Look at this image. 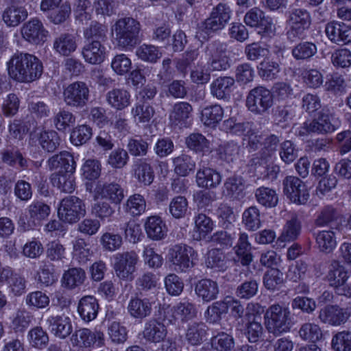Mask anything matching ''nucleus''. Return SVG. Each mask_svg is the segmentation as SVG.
<instances>
[{"instance_id":"52","label":"nucleus","mask_w":351,"mask_h":351,"mask_svg":"<svg viewBox=\"0 0 351 351\" xmlns=\"http://www.w3.org/2000/svg\"><path fill=\"white\" fill-rule=\"evenodd\" d=\"M175 173L181 176H187L191 171L195 170V162L192 157L186 154L174 158L173 159Z\"/></svg>"},{"instance_id":"7","label":"nucleus","mask_w":351,"mask_h":351,"mask_svg":"<svg viewBox=\"0 0 351 351\" xmlns=\"http://www.w3.org/2000/svg\"><path fill=\"white\" fill-rule=\"evenodd\" d=\"M169 260L177 272H187L195 265L197 253L191 246L186 244H177L169 250Z\"/></svg>"},{"instance_id":"17","label":"nucleus","mask_w":351,"mask_h":351,"mask_svg":"<svg viewBox=\"0 0 351 351\" xmlns=\"http://www.w3.org/2000/svg\"><path fill=\"white\" fill-rule=\"evenodd\" d=\"M348 274L343 267L335 265L328 273L327 279L331 287H333L337 294L341 295H351V288L346 285Z\"/></svg>"},{"instance_id":"62","label":"nucleus","mask_w":351,"mask_h":351,"mask_svg":"<svg viewBox=\"0 0 351 351\" xmlns=\"http://www.w3.org/2000/svg\"><path fill=\"white\" fill-rule=\"evenodd\" d=\"M234 339L231 335L219 332L211 339V345L217 351H231L234 348Z\"/></svg>"},{"instance_id":"5","label":"nucleus","mask_w":351,"mask_h":351,"mask_svg":"<svg viewBox=\"0 0 351 351\" xmlns=\"http://www.w3.org/2000/svg\"><path fill=\"white\" fill-rule=\"evenodd\" d=\"M310 12L304 8H295L287 12L286 24L288 29L286 32L287 38L290 42H295L303 39L306 32L311 25Z\"/></svg>"},{"instance_id":"43","label":"nucleus","mask_w":351,"mask_h":351,"mask_svg":"<svg viewBox=\"0 0 351 351\" xmlns=\"http://www.w3.org/2000/svg\"><path fill=\"white\" fill-rule=\"evenodd\" d=\"M223 114V109L220 105L208 106L202 110L201 120L207 126L215 127L222 120Z\"/></svg>"},{"instance_id":"40","label":"nucleus","mask_w":351,"mask_h":351,"mask_svg":"<svg viewBox=\"0 0 351 351\" xmlns=\"http://www.w3.org/2000/svg\"><path fill=\"white\" fill-rule=\"evenodd\" d=\"M53 186L64 193H72L75 189L73 173H54L50 178Z\"/></svg>"},{"instance_id":"58","label":"nucleus","mask_w":351,"mask_h":351,"mask_svg":"<svg viewBox=\"0 0 351 351\" xmlns=\"http://www.w3.org/2000/svg\"><path fill=\"white\" fill-rule=\"evenodd\" d=\"M230 300V296H227L223 300L216 302L209 306L205 312L207 321L214 323L219 320L222 314L228 312Z\"/></svg>"},{"instance_id":"27","label":"nucleus","mask_w":351,"mask_h":351,"mask_svg":"<svg viewBox=\"0 0 351 351\" xmlns=\"http://www.w3.org/2000/svg\"><path fill=\"white\" fill-rule=\"evenodd\" d=\"M221 181L219 173L212 168L200 167L196 173V182L202 188H215Z\"/></svg>"},{"instance_id":"9","label":"nucleus","mask_w":351,"mask_h":351,"mask_svg":"<svg viewBox=\"0 0 351 351\" xmlns=\"http://www.w3.org/2000/svg\"><path fill=\"white\" fill-rule=\"evenodd\" d=\"M63 100L72 108L82 109L86 106L90 99V90L84 82H75L64 88Z\"/></svg>"},{"instance_id":"22","label":"nucleus","mask_w":351,"mask_h":351,"mask_svg":"<svg viewBox=\"0 0 351 351\" xmlns=\"http://www.w3.org/2000/svg\"><path fill=\"white\" fill-rule=\"evenodd\" d=\"M29 221L24 223L23 230H27L32 226L39 225L43 219L47 218L51 212L49 206L41 201H34L27 208Z\"/></svg>"},{"instance_id":"63","label":"nucleus","mask_w":351,"mask_h":351,"mask_svg":"<svg viewBox=\"0 0 351 351\" xmlns=\"http://www.w3.org/2000/svg\"><path fill=\"white\" fill-rule=\"evenodd\" d=\"M128 330L118 322H112L108 328V334L114 344H123L128 339Z\"/></svg>"},{"instance_id":"38","label":"nucleus","mask_w":351,"mask_h":351,"mask_svg":"<svg viewBox=\"0 0 351 351\" xmlns=\"http://www.w3.org/2000/svg\"><path fill=\"white\" fill-rule=\"evenodd\" d=\"M130 93L124 88H113L108 92L106 100L114 108L121 110L130 104Z\"/></svg>"},{"instance_id":"25","label":"nucleus","mask_w":351,"mask_h":351,"mask_svg":"<svg viewBox=\"0 0 351 351\" xmlns=\"http://www.w3.org/2000/svg\"><path fill=\"white\" fill-rule=\"evenodd\" d=\"M192 112L193 107L188 102L180 101L176 103L169 114L171 124L180 127H186Z\"/></svg>"},{"instance_id":"28","label":"nucleus","mask_w":351,"mask_h":351,"mask_svg":"<svg viewBox=\"0 0 351 351\" xmlns=\"http://www.w3.org/2000/svg\"><path fill=\"white\" fill-rule=\"evenodd\" d=\"M131 114L137 125H147L155 114L154 107L149 102L138 101L131 109Z\"/></svg>"},{"instance_id":"59","label":"nucleus","mask_w":351,"mask_h":351,"mask_svg":"<svg viewBox=\"0 0 351 351\" xmlns=\"http://www.w3.org/2000/svg\"><path fill=\"white\" fill-rule=\"evenodd\" d=\"M145 197L138 193L130 195L125 203V210L132 216H139L146 210Z\"/></svg>"},{"instance_id":"47","label":"nucleus","mask_w":351,"mask_h":351,"mask_svg":"<svg viewBox=\"0 0 351 351\" xmlns=\"http://www.w3.org/2000/svg\"><path fill=\"white\" fill-rule=\"evenodd\" d=\"M85 278L86 274L82 269L73 267L64 273L62 282L64 287L73 289L83 284Z\"/></svg>"},{"instance_id":"18","label":"nucleus","mask_w":351,"mask_h":351,"mask_svg":"<svg viewBox=\"0 0 351 351\" xmlns=\"http://www.w3.org/2000/svg\"><path fill=\"white\" fill-rule=\"evenodd\" d=\"M337 305H328L319 311V319L322 322L332 326H340L346 322L350 311Z\"/></svg>"},{"instance_id":"46","label":"nucleus","mask_w":351,"mask_h":351,"mask_svg":"<svg viewBox=\"0 0 351 351\" xmlns=\"http://www.w3.org/2000/svg\"><path fill=\"white\" fill-rule=\"evenodd\" d=\"M38 135V143L42 148L48 152H53L60 145V137L54 130L41 131L36 134H31V136Z\"/></svg>"},{"instance_id":"60","label":"nucleus","mask_w":351,"mask_h":351,"mask_svg":"<svg viewBox=\"0 0 351 351\" xmlns=\"http://www.w3.org/2000/svg\"><path fill=\"white\" fill-rule=\"evenodd\" d=\"M242 221L246 229L250 231L258 230L261 225L260 211L256 206H250L244 210Z\"/></svg>"},{"instance_id":"23","label":"nucleus","mask_w":351,"mask_h":351,"mask_svg":"<svg viewBox=\"0 0 351 351\" xmlns=\"http://www.w3.org/2000/svg\"><path fill=\"white\" fill-rule=\"evenodd\" d=\"M106 49L99 40L89 41L82 49V55L84 60L91 64H99L106 58Z\"/></svg>"},{"instance_id":"49","label":"nucleus","mask_w":351,"mask_h":351,"mask_svg":"<svg viewBox=\"0 0 351 351\" xmlns=\"http://www.w3.org/2000/svg\"><path fill=\"white\" fill-rule=\"evenodd\" d=\"M175 319L185 322L195 318L197 315V309L195 305L189 302H179L171 308Z\"/></svg>"},{"instance_id":"64","label":"nucleus","mask_w":351,"mask_h":351,"mask_svg":"<svg viewBox=\"0 0 351 351\" xmlns=\"http://www.w3.org/2000/svg\"><path fill=\"white\" fill-rule=\"evenodd\" d=\"M331 344L335 351H350L351 332L343 330L337 332L333 336Z\"/></svg>"},{"instance_id":"4","label":"nucleus","mask_w":351,"mask_h":351,"mask_svg":"<svg viewBox=\"0 0 351 351\" xmlns=\"http://www.w3.org/2000/svg\"><path fill=\"white\" fill-rule=\"evenodd\" d=\"M264 317L267 331L276 337L289 332L292 326V316L289 308L279 304L269 306Z\"/></svg>"},{"instance_id":"33","label":"nucleus","mask_w":351,"mask_h":351,"mask_svg":"<svg viewBox=\"0 0 351 351\" xmlns=\"http://www.w3.org/2000/svg\"><path fill=\"white\" fill-rule=\"evenodd\" d=\"M99 304L97 299L91 295L83 297L79 302L77 311L83 320L89 322L96 318Z\"/></svg>"},{"instance_id":"2","label":"nucleus","mask_w":351,"mask_h":351,"mask_svg":"<svg viewBox=\"0 0 351 351\" xmlns=\"http://www.w3.org/2000/svg\"><path fill=\"white\" fill-rule=\"evenodd\" d=\"M141 25L130 16L119 19L111 27V33L116 45L122 49H134L141 41Z\"/></svg>"},{"instance_id":"51","label":"nucleus","mask_w":351,"mask_h":351,"mask_svg":"<svg viewBox=\"0 0 351 351\" xmlns=\"http://www.w3.org/2000/svg\"><path fill=\"white\" fill-rule=\"evenodd\" d=\"M2 161L12 167L17 165L21 169H27L29 166V161L25 158L22 154L15 148L4 149L1 153Z\"/></svg>"},{"instance_id":"1","label":"nucleus","mask_w":351,"mask_h":351,"mask_svg":"<svg viewBox=\"0 0 351 351\" xmlns=\"http://www.w3.org/2000/svg\"><path fill=\"white\" fill-rule=\"evenodd\" d=\"M9 76L19 82H32L38 79L43 71L41 61L27 53L16 52L7 62Z\"/></svg>"},{"instance_id":"16","label":"nucleus","mask_w":351,"mask_h":351,"mask_svg":"<svg viewBox=\"0 0 351 351\" xmlns=\"http://www.w3.org/2000/svg\"><path fill=\"white\" fill-rule=\"evenodd\" d=\"M325 32L332 43L343 45L351 43V26L344 23L329 22L326 25Z\"/></svg>"},{"instance_id":"37","label":"nucleus","mask_w":351,"mask_h":351,"mask_svg":"<svg viewBox=\"0 0 351 351\" xmlns=\"http://www.w3.org/2000/svg\"><path fill=\"white\" fill-rule=\"evenodd\" d=\"M145 230L147 237L155 241L163 239L167 233L166 226L158 216L149 217L145 223Z\"/></svg>"},{"instance_id":"32","label":"nucleus","mask_w":351,"mask_h":351,"mask_svg":"<svg viewBox=\"0 0 351 351\" xmlns=\"http://www.w3.org/2000/svg\"><path fill=\"white\" fill-rule=\"evenodd\" d=\"M194 234L193 238L197 241L206 239L214 228V222L212 219L202 213L195 215L194 218Z\"/></svg>"},{"instance_id":"41","label":"nucleus","mask_w":351,"mask_h":351,"mask_svg":"<svg viewBox=\"0 0 351 351\" xmlns=\"http://www.w3.org/2000/svg\"><path fill=\"white\" fill-rule=\"evenodd\" d=\"M302 230V221L296 215H293L284 226L278 240L282 242L293 241L298 239Z\"/></svg>"},{"instance_id":"29","label":"nucleus","mask_w":351,"mask_h":351,"mask_svg":"<svg viewBox=\"0 0 351 351\" xmlns=\"http://www.w3.org/2000/svg\"><path fill=\"white\" fill-rule=\"evenodd\" d=\"M195 291L204 302H208L217 298L219 289L217 282L206 278L197 282L195 287Z\"/></svg>"},{"instance_id":"26","label":"nucleus","mask_w":351,"mask_h":351,"mask_svg":"<svg viewBox=\"0 0 351 351\" xmlns=\"http://www.w3.org/2000/svg\"><path fill=\"white\" fill-rule=\"evenodd\" d=\"M237 261L243 266H248L253 261L252 245L248 235L245 232H240L236 245L234 247Z\"/></svg>"},{"instance_id":"6","label":"nucleus","mask_w":351,"mask_h":351,"mask_svg":"<svg viewBox=\"0 0 351 351\" xmlns=\"http://www.w3.org/2000/svg\"><path fill=\"white\" fill-rule=\"evenodd\" d=\"M341 121L328 110H322L310 122H305L300 131V135L309 133L326 134L332 133L339 128Z\"/></svg>"},{"instance_id":"61","label":"nucleus","mask_w":351,"mask_h":351,"mask_svg":"<svg viewBox=\"0 0 351 351\" xmlns=\"http://www.w3.org/2000/svg\"><path fill=\"white\" fill-rule=\"evenodd\" d=\"M205 265L208 268L215 271H224L227 268L226 261L224 254L217 249H213L208 252Z\"/></svg>"},{"instance_id":"12","label":"nucleus","mask_w":351,"mask_h":351,"mask_svg":"<svg viewBox=\"0 0 351 351\" xmlns=\"http://www.w3.org/2000/svg\"><path fill=\"white\" fill-rule=\"evenodd\" d=\"M283 193L293 203L305 204L309 198L306 185L295 176H287L282 180Z\"/></svg>"},{"instance_id":"53","label":"nucleus","mask_w":351,"mask_h":351,"mask_svg":"<svg viewBox=\"0 0 351 351\" xmlns=\"http://www.w3.org/2000/svg\"><path fill=\"white\" fill-rule=\"evenodd\" d=\"M300 337L304 341L315 344L323 339V333L318 324L314 323H304L299 330Z\"/></svg>"},{"instance_id":"10","label":"nucleus","mask_w":351,"mask_h":351,"mask_svg":"<svg viewBox=\"0 0 351 351\" xmlns=\"http://www.w3.org/2000/svg\"><path fill=\"white\" fill-rule=\"evenodd\" d=\"M58 215L62 221L75 223L86 215L85 204L77 197H66L60 202Z\"/></svg>"},{"instance_id":"57","label":"nucleus","mask_w":351,"mask_h":351,"mask_svg":"<svg viewBox=\"0 0 351 351\" xmlns=\"http://www.w3.org/2000/svg\"><path fill=\"white\" fill-rule=\"evenodd\" d=\"M107 27L97 21H92L84 30V38L89 41L99 40L101 43L106 40Z\"/></svg>"},{"instance_id":"39","label":"nucleus","mask_w":351,"mask_h":351,"mask_svg":"<svg viewBox=\"0 0 351 351\" xmlns=\"http://www.w3.org/2000/svg\"><path fill=\"white\" fill-rule=\"evenodd\" d=\"M135 178L145 186L151 184L154 178L153 169L145 159L137 160L133 165Z\"/></svg>"},{"instance_id":"31","label":"nucleus","mask_w":351,"mask_h":351,"mask_svg":"<svg viewBox=\"0 0 351 351\" xmlns=\"http://www.w3.org/2000/svg\"><path fill=\"white\" fill-rule=\"evenodd\" d=\"M96 190L97 194L102 199L114 204H119L125 197L123 189L116 182L105 183L101 187H97Z\"/></svg>"},{"instance_id":"36","label":"nucleus","mask_w":351,"mask_h":351,"mask_svg":"<svg viewBox=\"0 0 351 351\" xmlns=\"http://www.w3.org/2000/svg\"><path fill=\"white\" fill-rule=\"evenodd\" d=\"M333 229L331 228L330 230H321L314 234L316 245L320 252L330 253L336 247L337 241Z\"/></svg>"},{"instance_id":"15","label":"nucleus","mask_w":351,"mask_h":351,"mask_svg":"<svg viewBox=\"0 0 351 351\" xmlns=\"http://www.w3.org/2000/svg\"><path fill=\"white\" fill-rule=\"evenodd\" d=\"M45 322L51 334L59 339H65L73 332L71 319L68 316L50 315Z\"/></svg>"},{"instance_id":"8","label":"nucleus","mask_w":351,"mask_h":351,"mask_svg":"<svg viewBox=\"0 0 351 351\" xmlns=\"http://www.w3.org/2000/svg\"><path fill=\"white\" fill-rule=\"evenodd\" d=\"M208 65L212 71H226L230 67V58L227 45L219 40H214L206 47Z\"/></svg>"},{"instance_id":"35","label":"nucleus","mask_w":351,"mask_h":351,"mask_svg":"<svg viewBox=\"0 0 351 351\" xmlns=\"http://www.w3.org/2000/svg\"><path fill=\"white\" fill-rule=\"evenodd\" d=\"M234 80L231 77H219L210 84V93L218 99H226L230 96Z\"/></svg>"},{"instance_id":"11","label":"nucleus","mask_w":351,"mask_h":351,"mask_svg":"<svg viewBox=\"0 0 351 351\" xmlns=\"http://www.w3.org/2000/svg\"><path fill=\"white\" fill-rule=\"evenodd\" d=\"M273 105V95L269 90L263 86L252 89L246 99V106L252 112L262 114Z\"/></svg>"},{"instance_id":"14","label":"nucleus","mask_w":351,"mask_h":351,"mask_svg":"<svg viewBox=\"0 0 351 351\" xmlns=\"http://www.w3.org/2000/svg\"><path fill=\"white\" fill-rule=\"evenodd\" d=\"M243 21L246 25L250 27H259L268 34H273L275 30L271 19L266 16L264 11L258 7H253L248 10L243 17Z\"/></svg>"},{"instance_id":"50","label":"nucleus","mask_w":351,"mask_h":351,"mask_svg":"<svg viewBox=\"0 0 351 351\" xmlns=\"http://www.w3.org/2000/svg\"><path fill=\"white\" fill-rule=\"evenodd\" d=\"M317 52L316 45L312 42H300L292 48L291 55L296 60H308Z\"/></svg>"},{"instance_id":"24","label":"nucleus","mask_w":351,"mask_h":351,"mask_svg":"<svg viewBox=\"0 0 351 351\" xmlns=\"http://www.w3.org/2000/svg\"><path fill=\"white\" fill-rule=\"evenodd\" d=\"M48 165L51 170L59 169L58 173H74L76 168L73 156L66 151L61 152L50 158Z\"/></svg>"},{"instance_id":"19","label":"nucleus","mask_w":351,"mask_h":351,"mask_svg":"<svg viewBox=\"0 0 351 351\" xmlns=\"http://www.w3.org/2000/svg\"><path fill=\"white\" fill-rule=\"evenodd\" d=\"M21 33L23 37L27 41L34 44L44 43L47 34L41 21L34 18L24 24Z\"/></svg>"},{"instance_id":"30","label":"nucleus","mask_w":351,"mask_h":351,"mask_svg":"<svg viewBox=\"0 0 351 351\" xmlns=\"http://www.w3.org/2000/svg\"><path fill=\"white\" fill-rule=\"evenodd\" d=\"M53 48L59 55L69 56L76 50L75 38L69 33L60 34L54 38Z\"/></svg>"},{"instance_id":"3","label":"nucleus","mask_w":351,"mask_h":351,"mask_svg":"<svg viewBox=\"0 0 351 351\" xmlns=\"http://www.w3.org/2000/svg\"><path fill=\"white\" fill-rule=\"evenodd\" d=\"M228 5L219 3L214 7L210 16L197 25L196 37L201 41L207 40L213 34L223 29L231 18Z\"/></svg>"},{"instance_id":"20","label":"nucleus","mask_w":351,"mask_h":351,"mask_svg":"<svg viewBox=\"0 0 351 351\" xmlns=\"http://www.w3.org/2000/svg\"><path fill=\"white\" fill-rule=\"evenodd\" d=\"M127 311L133 319L142 321L151 315L152 302L147 298L132 297L128 303Z\"/></svg>"},{"instance_id":"45","label":"nucleus","mask_w":351,"mask_h":351,"mask_svg":"<svg viewBox=\"0 0 351 351\" xmlns=\"http://www.w3.org/2000/svg\"><path fill=\"white\" fill-rule=\"evenodd\" d=\"M207 331L206 326L202 322H193L189 324L186 332V339L192 346H197L203 342Z\"/></svg>"},{"instance_id":"42","label":"nucleus","mask_w":351,"mask_h":351,"mask_svg":"<svg viewBox=\"0 0 351 351\" xmlns=\"http://www.w3.org/2000/svg\"><path fill=\"white\" fill-rule=\"evenodd\" d=\"M258 75L264 80L271 81L278 77L281 68L278 62L265 58L257 66Z\"/></svg>"},{"instance_id":"34","label":"nucleus","mask_w":351,"mask_h":351,"mask_svg":"<svg viewBox=\"0 0 351 351\" xmlns=\"http://www.w3.org/2000/svg\"><path fill=\"white\" fill-rule=\"evenodd\" d=\"M223 193L232 200H239L245 196V184L241 177L232 176L223 184Z\"/></svg>"},{"instance_id":"54","label":"nucleus","mask_w":351,"mask_h":351,"mask_svg":"<svg viewBox=\"0 0 351 351\" xmlns=\"http://www.w3.org/2000/svg\"><path fill=\"white\" fill-rule=\"evenodd\" d=\"M279 143L280 138L275 134L264 137L262 147L258 152L260 158L265 161L270 160L276 154Z\"/></svg>"},{"instance_id":"44","label":"nucleus","mask_w":351,"mask_h":351,"mask_svg":"<svg viewBox=\"0 0 351 351\" xmlns=\"http://www.w3.org/2000/svg\"><path fill=\"white\" fill-rule=\"evenodd\" d=\"M27 17V11L22 6H10L5 10L3 20L8 26L16 27Z\"/></svg>"},{"instance_id":"21","label":"nucleus","mask_w":351,"mask_h":351,"mask_svg":"<svg viewBox=\"0 0 351 351\" xmlns=\"http://www.w3.org/2000/svg\"><path fill=\"white\" fill-rule=\"evenodd\" d=\"M167 335L165 325L156 319H150L145 323L142 332L143 337L149 343H160Z\"/></svg>"},{"instance_id":"56","label":"nucleus","mask_w":351,"mask_h":351,"mask_svg":"<svg viewBox=\"0 0 351 351\" xmlns=\"http://www.w3.org/2000/svg\"><path fill=\"white\" fill-rule=\"evenodd\" d=\"M138 59L149 63H156L162 57V52L153 45L143 44L136 50Z\"/></svg>"},{"instance_id":"55","label":"nucleus","mask_w":351,"mask_h":351,"mask_svg":"<svg viewBox=\"0 0 351 351\" xmlns=\"http://www.w3.org/2000/svg\"><path fill=\"white\" fill-rule=\"evenodd\" d=\"M255 197L260 204L268 208L276 206L278 202L276 191L265 186L259 187L255 191Z\"/></svg>"},{"instance_id":"13","label":"nucleus","mask_w":351,"mask_h":351,"mask_svg":"<svg viewBox=\"0 0 351 351\" xmlns=\"http://www.w3.org/2000/svg\"><path fill=\"white\" fill-rule=\"evenodd\" d=\"M138 261V255L134 251L117 254L114 256V265L117 276L121 280H132Z\"/></svg>"},{"instance_id":"48","label":"nucleus","mask_w":351,"mask_h":351,"mask_svg":"<svg viewBox=\"0 0 351 351\" xmlns=\"http://www.w3.org/2000/svg\"><path fill=\"white\" fill-rule=\"evenodd\" d=\"M185 143L189 149L196 153L205 154L210 152V141L200 133L191 134L186 137Z\"/></svg>"}]
</instances>
